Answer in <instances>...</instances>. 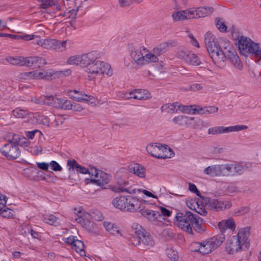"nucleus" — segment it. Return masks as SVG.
<instances>
[{
    "label": "nucleus",
    "instance_id": "nucleus-1",
    "mask_svg": "<svg viewBox=\"0 0 261 261\" xmlns=\"http://www.w3.org/2000/svg\"><path fill=\"white\" fill-rule=\"evenodd\" d=\"M175 222L179 228L189 234L193 233V228L197 232H200L202 229V219L190 211L177 213Z\"/></svg>",
    "mask_w": 261,
    "mask_h": 261
},
{
    "label": "nucleus",
    "instance_id": "nucleus-2",
    "mask_svg": "<svg viewBox=\"0 0 261 261\" xmlns=\"http://www.w3.org/2000/svg\"><path fill=\"white\" fill-rule=\"evenodd\" d=\"M250 235V228L245 227L239 230L237 236H233L228 241L226 249L229 254H233L243 249L244 246L246 248L249 245L247 241Z\"/></svg>",
    "mask_w": 261,
    "mask_h": 261
},
{
    "label": "nucleus",
    "instance_id": "nucleus-3",
    "mask_svg": "<svg viewBox=\"0 0 261 261\" xmlns=\"http://www.w3.org/2000/svg\"><path fill=\"white\" fill-rule=\"evenodd\" d=\"M238 39V48L242 55L253 54L261 61V44L255 43L245 36H241Z\"/></svg>",
    "mask_w": 261,
    "mask_h": 261
},
{
    "label": "nucleus",
    "instance_id": "nucleus-4",
    "mask_svg": "<svg viewBox=\"0 0 261 261\" xmlns=\"http://www.w3.org/2000/svg\"><path fill=\"white\" fill-rule=\"evenodd\" d=\"M204 43L213 62L216 60H222L224 58L223 54L221 52L222 48L220 47L216 36L212 32H207L205 34Z\"/></svg>",
    "mask_w": 261,
    "mask_h": 261
},
{
    "label": "nucleus",
    "instance_id": "nucleus-5",
    "mask_svg": "<svg viewBox=\"0 0 261 261\" xmlns=\"http://www.w3.org/2000/svg\"><path fill=\"white\" fill-rule=\"evenodd\" d=\"M85 71L90 75L89 80H92L99 74H106L111 76L113 74V70L107 63L101 61L97 57L93 62L89 65Z\"/></svg>",
    "mask_w": 261,
    "mask_h": 261
},
{
    "label": "nucleus",
    "instance_id": "nucleus-6",
    "mask_svg": "<svg viewBox=\"0 0 261 261\" xmlns=\"http://www.w3.org/2000/svg\"><path fill=\"white\" fill-rule=\"evenodd\" d=\"M12 139L8 140L9 143L5 144L1 149V152L2 154L9 159H16L19 156L20 150L16 144L18 143L17 138V136L16 134L11 133Z\"/></svg>",
    "mask_w": 261,
    "mask_h": 261
},
{
    "label": "nucleus",
    "instance_id": "nucleus-7",
    "mask_svg": "<svg viewBox=\"0 0 261 261\" xmlns=\"http://www.w3.org/2000/svg\"><path fill=\"white\" fill-rule=\"evenodd\" d=\"M90 177V178L85 179L86 185L92 184L98 186H103L108 184L111 179V176L109 174L94 167L91 170Z\"/></svg>",
    "mask_w": 261,
    "mask_h": 261
},
{
    "label": "nucleus",
    "instance_id": "nucleus-8",
    "mask_svg": "<svg viewBox=\"0 0 261 261\" xmlns=\"http://www.w3.org/2000/svg\"><path fill=\"white\" fill-rule=\"evenodd\" d=\"M132 229L135 234H138L141 236V249L147 250L154 246V242L151 236L140 225L134 223Z\"/></svg>",
    "mask_w": 261,
    "mask_h": 261
},
{
    "label": "nucleus",
    "instance_id": "nucleus-9",
    "mask_svg": "<svg viewBox=\"0 0 261 261\" xmlns=\"http://www.w3.org/2000/svg\"><path fill=\"white\" fill-rule=\"evenodd\" d=\"M147 151L153 157L157 159H166L170 158L168 154L170 149L163 146L160 143H151L146 146Z\"/></svg>",
    "mask_w": 261,
    "mask_h": 261
},
{
    "label": "nucleus",
    "instance_id": "nucleus-10",
    "mask_svg": "<svg viewBox=\"0 0 261 261\" xmlns=\"http://www.w3.org/2000/svg\"><path fill=\"white\" fill-rule=\"evenodd\" d=\"M35 43L45 49L63 50L66 48V41H60L52 39H39Z\"/></svg>",
    "mask_w": 261,
    "mask_h": 261
},
{
    "label": "nucleus",
    "instance_id": "nucleus-11",
    "mask_svg": "<svg viewBox=\"0 0 261 261\" xmlns=\"http://www.w3.org/2000/svg\"><path fill=\"white\" fill-rule=\"evenodd\" d=\"M246 128H247V126L244 125L231 126L229 127L218 126L210 128L208 130V134L212 135H219L229 132H238Z\"/></svg>",
    "mask_w": 261,
    "mask_h": 261
},
{
    "label": "nucleus",
    "instance_id": "nucleus-12",
    "mask_svg": "<svg viewBox=\"0 0 261 261\" xmlns=\"http://www.w3.org/2000/svg\"><path fill=\"white\" fill-rule=\"evenodd\" d=\"M172 121L179 125H186L193 129H198L201 121H194V118L183 115L175 116Z\"/></svg>",
    "mask_w": 261,
    "mask_h": 261
},
{
    "label": "nucleus",
    "instance_id": "nucleus-13",
    "mask_svg": "<svg viewBox=\"0 0 261 261\" xmlns=\"http://www.w3.org/2000/svg\"><path fill=\"white\" fill-rule=\"evenodd\" d=\"M221 52L223 54L224 58L222 60H215L214 63L215 64H219L221 62H224L226 58L229 59L230 58L234 57V55H238L235 48L229 41L224 42Z\"/></svg>",
    "mask_w": 261,
    "mask_h": 261
},
{
    "label": "nucleus",
    "instance_id": "nucleus-14",
    "mask_svg": "<svg viewBox=\"0 0 261 261\" xmlns=\"http://www.w3.org/2000/svg\"><path fill=\"white\" fill-rule=\"evenodd\" d=\"M207 205L212 210L220 211L229 208L232 206V204L230 201L228 200L210 199L207 203Z\"/></svg>",
    "mask_w": 261,
    "mask_h": 261
},
{
    "label": "nucleus",
    "instance_id": "nucleus-15",
    "mask_svg": "<svg viewBox=\"0 0 261 261\" xmlns=\"http://www.w3.org/2000/svg\"><path fill=\"white\" fill-rule=\"evenodd\" d=\"M148 52L145 47H141L139 49L133 50L130 56L135 63L139 66L145 65L144 55Z\"/></svg>",
    "mask_w": 261,
    "mask_h": 261
},
{
    "label": "nucleus",
    "instance_id": "nucleus-16",
    "mask_svg": "<svg viewBox=\"0 0 261 261\" xmlns=\"http://www.w3.org/2000/svg\"><path fill=\"white\" fill-rule=\"evenodd\" d=\"M192 14H193V11L188 9L174 11L173 12L171 16L174 22H178L193 19V16H192Z\"/></svg>",
    "mask_w": 261,
    "mask_h": 261
},
{
    "label": "nucleus",
    "instance_id": "nucleus-17",
    "mask_svg": "<svg viewBox=\"0 0 261 261\" xmlns=\"http://www.w3.org/2000/svg\"><path fill=\"white\" fill-rule=\"evenodd\" d=\"M224 164L214 165L206 167L204 173L211 177L223 176L226 174L224 172Z\"/></svg>",
    "mask_w": 261,
    "mask_h": 261
},
{
    "label": "nucleus",
    "instance_id": "nucleus-18",
    "mask_svg": "<svg viewBox=\"0 0 261 261\" xmlns=\"http://www.w3.org/2000/svg\"><path fill=\"white\" fill-rule=\"evenodd\" d=\"M127 203L125 210L130 212L139 210L142 204L141 200L132 196H127Z\"/></svg>",
    "mask_w": 261,
    "mask_h": 261
},
{
    "label": "nucleus",
    "instance_id": "nucleus-19",
    "mask_svg": "<svg viewBox=\"0 0 261 261\" xmlns=\"http://www.w3.org/2000/svg\"><path fill=\"white\" fill-rule=\"evenodd\" d=\"M67 165L69 167V170L75 169L77 172L82 174H88L90 176L91 175V170L92 168H94V167L91 166H89L88 168H86L79 165L74 160H68Z\"/></svg>",
    "mask_w": 261,
    "mask_h": 261
},
{
    "label": "nucleus",
    "instance_id": "nucleus-20",
    "mask_svg": "<svg viewBox=\"0 0 261 261\" xmlns=\"http://www.w3.org/2000/svg\"><path fill=\"white\" fill-rule=\"evenodd\" d=\"M129 96L125 95L126 98H134L139 100H146L151 98L150 94L146 90L137 89L129 93Z\"/></svg>",
    "mask_w": 261,
    "mask_h": 261
},
{
    "label": "nucleus",
    "instance_id": "nucleus-21",
    "mask_svg": "<svg viewBox=\"0 0 261 261\" xmlns=\"http://www.w3.org/2000/svg\"><path fill=\"white\" fill-rule=\"evenodd\" d=\"M190 11H192L193 14L192 16H193V18H197L200 17H204L211 14L214 9L213 7H199L194 9V8L190 9Z\"/></svg>",
    "mask_w": 261,
    "mask_h": 261
},
{
    "label": "nucleus",
    "instance_id": "nucleus-22",
    "mask_svg": "<svg viewBox=\"0 0 261 261\" xmlns=\"http://www.w3.org/2000/svg\"><path fill=\"white\" fill-rule=\"evenodd\" d=\"M34 80H50L53 76V70L50 69H37L33 70Z\"/></svg>",
    "mask_w": 261,
    "mask_h": 261
},
{
    "label": "nucleus",
    "instance_id": "nucleus-23",
    "mask_svg": "<svg viewBox=\"0 0 261 261\" xmlns=\"http://www.w3.org/2000/svg\"><path fill=\"white\" fill-rule=\"evenodd\" d=\"M97 57V54L95 51L82 55L81 56V65L87 69L92 62L95 61Z\"/></svg>",
    "mask_w": 261,
    "mask_h": 261
},
{
    "label": "nucleus",
    "instance_id": "nucleus-24",
    "mask_svg": "<svg viewBox=\"0 0 261 261\" xmlns=\"http://www.w3.org/2000/svg\"><path fill=\"white\" fill-rule=\"evenodd\" d=\"M142 215L151 222L156 220L161 221L162 216L160 212L149 209H142L141 211Z\"/></svg>",
    "mask_w": 261,
    "mask_h": 261
},
{
    "label": "nucleus",
    "instance_id": "nucleus-25",
    "mask_svg": "<svg viewBox=\"0 0 261 261\" xmlns=\"http://www.w3.org/2000/svg\"><path fill=\"white\" fill-rule=\"evenodd\" d=\"M129 171L141 178H144L146 175L145 168L138 164H134L128 166Z\"/></svg>",
    "mask_w": 261,
    "mask_h": 261
},
{
    "label": "nucleus",
    "instance_id": "nucleus-26",
    "mask_svg": "<svg viewBox=\"0 0 261 261\" xmlns=\"http://www.w3.org/2000/svg\"><path fill=\"white\" fill-rule=\"evenodd\" d=\"M127 196H120L114 198L112 201L113 206L120 210H125L127 203Z\"/></svg>",
    "mask_w": 261,
    "mask_h": 261
},
{
    "label": "nucleus",
    "instance_id": "nucleus-27",
    "mask_svg": "<svg viewBox=\"0 0 261 261\" xmlns=\"http://www.w3.org/2000/svg\"><path fill=\"white\" fill-rule=\"evenodd\" d=\"M62 99L56 96H49L45 98L44 103L54 108H60L62 106Z\"/></svg>",
    "mask_w": 261,
    "mask_h": 261
},
{
    "label": "nucleus",
    "instance_id": "nucleus-28",
    "mask_svg": "<svg viewBox=\"0 0 261 261\" xmlns=\"http://www.w3.org/2000/svg\"><path fill=\"white\" fill-rule=\"evenodd\" d=\"M181 107V105H178V102H174L172 103H168L163 105L161 108V110L162 112H166L169 113L173 114L176 113Z\"/></svg>",
    "mask_w": 261,
    "mask_h": 261
},
{
    "label": "nucleus",
    "instance_id": "nucleus-29",
    "mask_svg": "<svg viewBox=\"0 0 261 261\" xmlns=\"http://www.w3.org/2000/svg\"><path fill=\"white\" fill-rule=\"evenodd\" d=\"M73 93L74 94H70L71 97L73 99L78 101H89L93 98V97L91 95H88L87 94H83V93L77 91H74Z\"/></svg>",
    "mask_w": 261,
    "mask_h": 261
},
{
    "label": "nucleus",
    "instance_id": "nucleus-30",
    "mask_svg": "<svg viewBox=\"0 0 261 261\" xmlns=\"http://www.w3.org/2000/svg\"><path fill=\"white\" fill-rule=\"evenodd\" d=\"M103 226L110 234L117 235L120 233L119 227L115 223L105 221L103 222Z\"/></svg>",
    "mask_w": 261,
    "mask_h": 261
},
{
    "label": "nucleus",
    "instance_id": "nucleus-31",
    "mask_svg": "<svg viewBox=\"0 0 261 261\" xmlns=\"http://www.w3.org/2000/svg\"><path fill=\"white\" fill-rule=\"evenodd\" d=\"M225 240V236L223 233L219 234L209 239L210 241L216 249L219 247Z\"/></svg>",
    "mask_w": 261,
    "mask_h": 261
},
{
    "label": "nucleus",
    "instance_id": "nucleus-32",
    "mask_svg": "<svg viewBox=\"0 0 261 261\" xmlns=\"http://www.w3.org/2000/svg\"><path fill=\"white\" fill-rule=\"evenodd\" d=\"M214 250L215 249L210 241L209 239L206 240L201 243V254L205 255L208 254Z\"/></svg>",
    "mask_w": 261,
    "mask_h": 261
},
{
    "label": "nucleus",
    "instance_id": "nucleus-33",
    "mask_svg": "<svg viewBox=\"0 0 261 261\" xmlns=\"http://www.w3.org/2000/svg\"><path fill=\"white\" fill-rule=\"evenodd\" d=\"M117 184L119 186V188H123L124 189H126L128 190L129 192H126V193L133 194H135L137 191H140L139 189L136 190L135 189H132L130 187H128L129 183L128 181L123 180V179H119L117 181Z\"/></svg>",
    "mask_w": 261,
    "mask_h": 261
},
{
    "label": "nucleus",
    "instance_id": "nucleus-34",
    "mask_svg": "<svg viewBox=\"0 0 261 261\" xmlns=\"http://www.w3.org/2000/svg\"><path fill=\"white\" fill-rule=\"evenodd\" d=\"M230 168H233V171L236 175H240L247 168V167L243 163L235 162L231 163Z\"/></svg>",
    "mask_w": 261,
    "mask_h": 261
},
{
    "label": "nucleus",
    "instance_id": "nucleus-35",
    "mask_svg": "<svg viewBox=\"0 0 261 261\" xmlns=\"http://www.w3.org/2000/svg\"><path fill=\"white\" fill-rule=\"evenodd\" d=\"M84 246V243L77 239L75 240V242H74L72 247L77 253H79L81 256H84L86 255Z\"/></svg>",
    "mask_w": 261,
    "mask_h": 261
},
{
    "label": "nucleus",
    "instance_id": "nucleus-36",
    "mask_svg": "<svg viewBox=\"0 0 261 261\" xmlns=\"http://www.w3.org/2000/svg\"><path fill=\"white\" fill-rule=\"evenodd\" d=\"M12 115L16 118L23 119L29 115L27 110L16 108L12 111Z\"/></svg>",
    "mask_w": 261,
    "mask_h": 261
},
{
    "label": "nucleus",
    "instance_id": "nucleus-37",
    "mask_svg": "<svg viewBox=\"0 0 261 261\" xmlns=\"http://www.w3.org/2000/svg\"><path fill=\"white\" fill-rule=\"evenodd\" d=\"M34 118H36L37 122L39 124H43L48 126L51 120V118L47 116H45L39 114H36V116Z\"/></svg>",
    "mask_w": 261,
    "mask_h": 261
},
{
    "label": "nucleus",
    "instance_id": "nucleus-38",
    "mask_svg": "<svg viewBox=\"0 0 261 261\" xmlns=\"http://www.w3.org/2000/svg\"><path fill=\"white\" fill-rule=\"evenodd\" d=\"M22 63L21 66H25L27 67H32L36 64L35 57H28L26 58L22 57L21 58Z\"/></svg>",
    "mask_w": 261,
    "mask_h": 261
},
{
    "label": "nucleus",
    "instance_id": "nucleus-39",
    "mask_svg": "<svg viewBox=\"0 0 261 261\" xmlns=\"http://www.w3.org/2000/svg\"><path fill=\"white\" fill-rule=\"evenodd\" d=\"M186 62L193 66H198L201 64L199 58L195 54H191L188 58Z\"/></svg>",
    "mask_w": 261,
    "mask_h": 261
},
{
    "label": "nucleus",
    "instance_id": "nucleus-40",
    "mask_svg": "<svg viewBox=\"0 0 261 261\" xmlns=\"http://www.w3.org/2000/svg\"><path fill=\"white\" fill-rule=\"evenodd\" d=\"M40 3V7L41 9H46L54 5H56L55 0H37Z\"/></svg>",
    "mask_w": 261,
    "mask_h": 261
},
{
    "label": "nucleus",
    "instance_id": "nucleus-41",
    "mask_svg": "<svg viewBox=\"0 0 261 261\" xmlns=\"http://www.w3.org/2000/svg\"><path fill=\"white\" fill-rule=\"evenodd\" d=\"M228 60H230L231 63L239 70H242L243 69L242 64L238 55H234V57L230 58Z\"/></svg>",
    "mask_w": 261,
    "mask_h": 261
},
{
    "label": "nucleus",
    "instance_id": "nucleus-42",
    "mask_svg": "<svg viewBox=\"0 0 261 261\" xmlns=\"http://www.w3.org/2000/svg\"><path fill=\"white\" fill-rule=\"evenodd\" d=\"M144 60L145 64L149 62H157L159 60L156 56L148 51L145 53Z\"/></svg>",
    "mask_w": 261,
    "mask_h": 261
},
{
    "label": "nucleus",
    "instance_id": "nucleus-43",
    "mask_svg": "<svg viewBox=\"0 0 261 261\" xmlns=\"http://www.w3.org/2000/svg\"><path fill=\"white\" fill-rule=\"evenodd\" d=\"M0 215L5 218H11L13 217V211L12 210L6 207L0 211Z\"/></svg>",
    "mask_w": 261,
    "mask_h": 261
},
{
    "label": "nucleus",
    "instance_id": "nucleus-44",
    "mask_svg": "<svg viewBox=\"0 0 261 261\" xmlns=\"http://www.w3.org/2000/svg\"><path fill=\"white\" fill-rule=\"evenodd\" d=\"M89 218V217L87 215V213H84L81 216L75 218V220L78 223L81 224L82 226H84V225L86 224V222H88L89 224L91 223L90 222L88 221V219Z\"/></svg>",
    "mask_w": 261,
    "mask_h": 261
},
{
    "label": "nucleus",
    "instance_id": "nucleus-45",
    "mask_svg": "<svg viewBox=\"0 0 261 261\" xmlns=\"http://www.w3.org/2000/svg\"><path fill=\"white\" fill-rule=\"evenodd\" d=\"M87 215L89 217V218L95 221H101L102 219V214L98 210H96L91 214L87 213Z\"/></svg>",
    "mask_w": 261,
    "mask_h": 261
},
{
    "label": "nucleus",
    "instance_id": "nucleus-46",
    "mask_svg": "<svg viewBox=\"0 0 261 261\" xmlns=\"http://www.w3.org/2000/svg\"><path fill=\"white\" fill-rule=\"evenodd\" d=\"M67 63L69 65H81V56H73L70 57Z\"/></svg>",
    "mask_w": 261,
    "mask_h": 261
},
{
    "label": "nucleus",
    "instance_id": "nucleus-47",
    "mask_svg": "<svg viewBox=\"0 0 261 261\" xmlns=\"http://www.w3.org/2000/svg\"><path fill=\"white\" fill-rule=\"evenodd\" d=\"M58 218L53 215H46L44 217L43 221L44 222L53 225L57 222Z\"/></svg>",
    "mask_w": 261,
    "mask_h": 261
},
{
    "label": "nucleus",
    "instance_id": "nucleus-48",
    "mask_svg": "<svg viewBox=\"0 0 261 261\" xmlns=\"http://www.w3.org/2000/svg\"><path fill=\"white\" fill-rule=\"evenodd\" d=\"M49 117H50L51 120L53 121V123H54L56 125L62 124L65 120L64 118L60 115L56 116L54 114H51Z\"/></svg>",
    "mask_w": 261,
    "mask_h": 261
},
{
    "label": "nucleus",
    "instance_id": "nucleus-49",
    "mask_svg": "<svg viewBox=\"0 0 261 261\" xmlns=\"http://www.w3.org/2000/svg\"><path fill=\"white\" fill-rule=\"evenodd\" d=\"M216 25L217 29L222 32H226L227 31V27L224 24V22H222L220 18H216Z\"/></svg>",
    "mask_w": 261,
    "mask_h": 261
},
{
    "label": "nucleus",
    "instance_id": "nucleus-50",
    "mask_svg": "<svg viewBox=\"0 0 261 261\" xmlns=\"http://www.w3.org/2000/svg\"><path fill=\"white\" fill-rule=\"evenodd\" d=\"M33 71L27 72H21L19 74L18 77L22 80H34Z\"/></svg>",
    "mask_w": 261,
    "mask_h": 261
},
{
    "label": "nucleus",
    "instance_id": "nucleus-51",
    "mask_svg": "<svg viewBox=\"0 0 261 261\" xmlns=\"http://www.w3.org/2000/svg\"><path fill=\"white\" fill-rule=\"evenodd\" d=\"M192 53L188 50L182 49L179 50L177 53V56L179 58L183 59L186 62L188 60V58Z\"/></svg>",
    "mask_w": 261,
    "mask_h": 261
},
{
    "label": "nucleus",
    "instance_id": "nucleus-52",
    "mask_svg": "<svg viewBox=\"0 0 261 261\" xmlns=\"http://www.w3.org/2000/svg\"><path fill=\"white\" fill-rule=\"evenodd\" d=\"M231 164H224V172L226 174H224V176H227L229 175H236V173H234L233 168H230Z\"/></svg>",
    "mask_w": 261,
    "mask_h": 261
},
{
    "label": "nucleus",
    "instance_id": "nucleus-53",
    "mask_svg": "<svg viewBox=\"0 0 261 261\" xmlns=\"http://www.w3.org/2000/svg\"><path fill=\"white\" fill-rule=\"evenodd\" d=\"M71 73V71L70 69H66L63 71H53V75H57L58 77H62L63 76H69Z\"/></svg>",
    "mask_w": 261,
    "mask_h": 261
},
{
    "label": "nucleus",
    "instance_id": "nucleus-54",
    "mask_svg": "<svg viewBox=\"0 0 261 261\" xmlns=\"http://www.w3.org/2000/svg\"><path fill=\"white\" fill-rule=\"evenodd\" d=\"M131 243L136 246H138L140 249L141 245V236L140 234H135L130 238Z\"/></svg>",
    "mask_w": 261,
    "mask_h": 261
},
{
    "label": "nucleus",
    "instance_id": "nucleus-55",
    "mask_svg": "<svg viewBox=\"0 0 261 261\" xmlns=\"http://www.w3.org/2000/svg\"><path fill=\"white\" fill-rule=\"evenodd\" d=\"M201 243L193 242L190 244V249L193 252H199L201 253Z\"/></svg>",
    "mask_w": 261,
    "mask_h": 261
},
{
    "label": "nucleus",
    "instance_id": "nucleus-56",
    "mask_svg": "<svg viewBox=\"0 0 261 261\" xmlns=\"http://www.w3.org/2000/svg\"><path fill=\"white\" fill-rule=\"evenodd\" d=\"M223 222H224L227 229H230L232 230H234L236 228V224L234 220L232 218H229L226 220H223Z\"/></svg>",
    "mask_w": 261,
    "mask_h": 261
},
{
    "label": "nucleus",
    "instance_id": "nucleus-57",
    "mask_svg": "<svg viewBox=\"0 0 261 261\" xmlns=\"http://www.w3.org/2000/svg\"><path fill=\"white\" fill-rule=\"evenodd\" d=\"M167 256L171 259L176 261L178 258V253L172 249H168L167 250Z\"/></svg>",
    "mask_w": 261,
    "mask_h": 261
},
{
    "label": "nucleus",
    "instance_id": "nucleus-58",
    "mask_svg": "<svg viewBox=\"0 0 261 261\" xmlns=\"http://www.w3.org/2000/svg\"><path fill=\"white\" fill-rule=\"evenodd\" d=\"M218 108L215 106H209L204 108L203 112H201L202 114H214L217 112Z\"/></svg>",
    "mask_w": 261,
    "mask_h": 261
},
{
    "label": "nucleus",
    "instance_id": "nucleus-59",
    "mask_svg": "<svg viewBox=\"0 0 261 261\" xmlns=\"http://www.w3.org/2000/svg\"><path fill=\"white\" fill-rule=\"evenodd\" d=\"M62 106L60 107L61 109L65 110H71L73 102L69 100L62 99Z\"/></svg>",
    "mask_w": 261,
    "mask_h": 261
},
{
    "label": "nucleus",
    "instance_id": "nucleus-60",
    "mask_svg": "<svg viewBox=\"0 0 261 261\" xmlns=\"http://www.w3.org/2000/svg\"><path fill=\"white\" fill-rule=\"evenodd\" d=\"M22 57H18L17 58H11L8 59V61L13 65H19L21 66Z\"/></svg>",
    "mask_w": 261,
    "mask_h": 261
},
{
    "label": "nucleus",
    "instance_id": "nucleus-61",
    "mask_svg": "<svg viewBox=\"0 0 261 261\" xmlns=\"http://www.w3.org/2000/svg\"><path fill=\"white\" fill-rule=\"evenodd\" d=\"M202 88H203V85L202 84H198V83H194L189 86V88L188 89H185V90L186 91V90H191V91H196L200 90L202 89Z\"/></svg>",
    "mask_w": 261,
    "mask_h": 261
},
{
    "label": "nucleus",
    "instance_id": "nucleus-62",
    "mask_svg": "<svg viewBox=\"0 0 261 261\" xmlns=\"http://www.w3.org/2000/svg\"><path fill=\"white\" fill-rule=\"evenodd\" d=\"M159 208L161 211L160 214L162 216L170 217L171 215L172 211H170L168 209L162 206H160Z\"/></svg>",
    "mask_w": 261,
    "mask_h": 261
},
{
    "label": "nucleus",
    "instance_id": "nucleus-63",
    "mask_svg": "<svg viewBox=\"0 0 261 261\" xmlns=\"http://www.w3.org/2000/svg\"><path fill=\"white\" fill-rule=\"evenodd\" d=\"M174 46L175 45V42H164L160 45V46L162 48L164 52L166 51L168 49L169 46Z\"/></svg>",
    "mask_w": 261,
    "mask_h": 261
},
{
    "label": "nucleus",
    "instance_id": "nucleus-64",
    "mask_svg": "<svg viewBox=\"0 0 261 261\" xmlns=\"http://www.w3.org/2000/svg\"><path fill=\"white\" fill-rule=\"evenodd\" d=\"M7 197L4 195L0 194V211L6 207L5 205L7 202Z\"/></svg>",
    "mask_w": 261,
    "mask_h": 261
}]
</instances>
